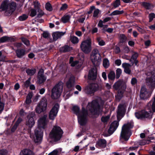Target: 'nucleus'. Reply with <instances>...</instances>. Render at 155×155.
<instances>
[{
	"instance_id": "obj_16",
	"label": "nucleus",
	"mask_w": 155,
	"mask_h": 155,
	"mask_svg": "<svg viewBox=\"0 0 155 155\" xmlns=\"http://www.w3.org/2000/svg\"><path fill=\"white\" fill-rule=\"evenodd\" d=\"M140 93V97L142 100H145L150 97L148 91L144 86L142 87Z\"/></svg>"
},
{
	"instance_id": "obj_32",
	"label": "nucleus",
	"mask_w": 155,
	"mask_h": 155,
	"mask_svg": "<svg viewBox=\"0 0 155 155\" xmlns=\"http://www.w3.org/2000/svg\"><path fill=\"white\" fill-rule=\"evenodd\" d=\"M71 48L68 45H65L60 48V51L63 52H65L70 51Z\"/></svg>"
},
{
	"instance_id": "obj_47",
	"label": "nucleus",
	"mask_w": 155,
	"mask_h": 155,
	"mask_svg": "<svg viewBox=\"0 0 155 155\" xmlns=\"http://www.w3.org/2000/svg\"><path fill=\"white\" fill-rule=\"evenodd\" d=\"M21 40L26 45H28L29 44V41L25 38H21Z\"/></svg>"
},
{
	"instance_id": "obj_64",
	"label": "nucleus",
	"mask_w": 155,
	"mask_h": 155,
	"mask_svg": "<svg viewBox=\"0 0 155 155\" xmlns=\"http://www.w3.org/2000/svg\"><path fill=\"white\" fill-rule=\"evenodd\" d=\"M149 28L152 30H155V22L153 25L149 26Z\"/></svg>"
},
{
	"instance_id": "obj_34",
	"label": "nucleus",
	"mask_w": 155,
	"mask_h": 155,
	"mask_svg": "<svg viewBox=\"0 0 155 155\" xmlns=\"http://www.w3.org/2000/svg\"><path fill=\"white\" fill-rule=\"evenodd\" d=\"M36 71L35 69L33 68L31 69H27L26 71V72L28 75H32L35 74Z\"/></svg>"
},
{
	"instance_id": "obj_30",
	"label": "nucleus",
	"mask_w": 155,
	"mask_h": 155,
	"mask_svg": "<svg viewBox=\"0 0 155 155\" xmlns=\"http://www.w3.org/2000/svg\"><path fill=\"white\" fill-rule=\"evenodd\" d=\"M32 97V94L31 93L28 94L26 97V100L25 104V106L26 107L28 106L31 102V99Z\"/></svg>"
},
{
	"instance_id": "obj_39",
	"label": "nucleus",
	"mask_w": 155,
	"mask_h": 155,
	"mask_svg": "<svg viewBox=\"0 0 155 155\" xmlns=\"http://www.w3.org/2000/svg\"><path fill=\"white\" fill-rule=\"evenodd\" d=\"M100 12V11L98 9H95L94 11L93 17L96 18L98 17V15Z\"/></svg>"
},
{
	"instance_id": "obj_53",
	"label": "nucleus",
	"mask_w": 155,
	"mask_h": 155,
	"mask_svg": "<svg viewBox=\"0 0 155 155\" xmlns=\"http://www.w3.org/2000/svg\"><path fill=\"white\" fill-rule=\"evenodd\" d=\"M28 16L27 15L23 14L20 16L19 17V19H26L28 18Z\"/></svg>"
},
{
	"instance_id": "obj_51",
	"label": "nucleus",
	"mask_w": 155,
	"mask_h": 155,
	"mask_svg": "<svg viewBox=\"0 0 155 155\" xmlns=\"http://www.w3.org/2000/svg\"><path fill=\"white\" fill-rule=\"evenodd\" d=\"M71 18V15H69L65 14L62 18L61 19H69Z\"/></svg>"
},
{
	"instance_id": "obj_12",
	"label": "nucleus",
	"mask_w": 155,
	"mask_h": 155,
	"mask_svg": "<svg viewBox=\"0 0 155 155\" xmlns=\"http://www.w3.org/2000/svg\"><path fill=\"white\" fill-rule=\"evenodd\" d=\"M59 105L56 104L51 109L49 114V118L50 119L54 120L56 117L59 109Z\"/></svg>"
},
{
	"instance_id": "obj_26",
	"label": "nucleus",
	"mask_w": 155,
	"mask_h": 155,
	"mask_svg": "<svg viewBox=\"0 0 155 155\" xmlns=\"http://www.w3.org/2000/svg\"><path fill=\"white\" fill-rule=\"evenodd\" d=\"M116 127V121H114L111 123L108 130V133L110 135L112 134L115 131Z\"/></svg>"
},
{
	"instance_id": "obj_7",
	"label": "nucleus",
	"mask_w": 155,
	"mask_h": 155,
	"mask_svg": "<svg viewBox=\"0 0 155 155\" xmlns=\"http://www.w3.org/2000/svg\"><path fill=\"white\" fill-rule=\"evenodd\" d=\"M63 133L60 127L54 126L50 134L49 137L54 141H57L61 139Z\"/></svg>"
},
{
	"instance_id": "obj_31",
	"label": "nucleus",
	"mask_w": 155,
	"mask_h": 155,
	"mask_svg": "<svg viewBox=\"0 0 155 155\" xmlns=\"http://www.w3.org/2000/svg\"><path fill=\"white\" fill-rule=\"evenodd\" d=\"M142 5L145 8L147 9H151L153 8V7L152 5L149 3L146 2H143L142 3Z\"/></svg>"
},
{
	"instance_id": "obj_59",
	"label": "nucleus",
	"mask_w": 155,
	"mask_h": 155,
	"mask_svg": "<svg viewBox=\"0 0 155 155\" xmlns=\"http://www.w3.org/2000/svg\"><path fill=\"white\" fill-rule=\"evenodd\" d=\"M95 9V7L94 6H91L90 7V10L89 11L87 12L88 13V14H91L92 12L93 11V10H94Z\"/></svg>"
},
{
	"instance_id": "obj_63",
	"label": "nucleus",
	"mask_w": 155,
	"mask_h": 155,
	"mask_svg": "<svg viewBox=\"0 0 155 155\" xmlns=\"http://www.w3.org/2000/svg\"><path fill=\"white\" fill-rule=\"evenodd\" d=\"M128 44L131 47H134V42L132 41H129L128 42Z\"/></svg>"
},
{
	"instance_id": "obj_27",
	"label": "nucleus",
	"mask_w": 155,
	"mask_h": 155,
	"mask_svg": "<svg viewBox=\"0 0 155 155\" xmlns=\"http://www.w3.org/2000/svg\"><path fill=\"white\" fill-rule=\"evenodd\" d=\"M17 56L18 58H21L26 54L25 50L22 49H19L16 51Z\"/></svg>"
},
{
	"instance_id": "obj_54",
	"label": "nucleus",
	"mask_w": 155,
	"mask_h": 155,
	"mask_svg": "<svg viewBox=\"0 0 155 155\" xmlns=\"http://www.w3.org/2000/svg\"><path fill=\"white\" fill-rule=\"evenodd\" d=\"M49 35V34L48 32L47 31H44L42 34L43 37L45 38H47Z\"/></svg>"
},
{
	"instance_id": "obj_52",
	"label": "nucleus",
	"mask_w": 155,
	"mask_h": 155,
	"mask_svg": "<svg viewBox=\"0 0 155 155\" xmlns=\"http://www.w3.org/2000/svg\"><path fill=\"white\" fill-rule=\"evenodd\" d=\"M68 8V5L66 4H64L62 5V6L60 8L61 11L64 10H66Z\"/></svg>"
},
{
	"instance_id": "obj_2",
	"label": "nucleus",
	"mask_w": 155,
	"mask_h": 155,
	"mask_svg": "<svg viewBox=\"0 0 155 155\" xmlns=\"http://www.w3.org/2000/svg\"><path fill=\"white\" fill-rule=\"evenodd\" d=\"M47 115H44L41 117L38 120V127L35 130V136L30 134V137L34 140L35 143H41L43 135L42 129L46 128L48 122Z\"/></svg>"
},
{
	"instance_id": "obj_23",
	"label": "nucleus",
	"mask_w": 155,
	"mask_h": 155,
	"mask_svg": "<svg viewBox=\"0 0 155 155\" xmlns=\"http://www.w3.org/2000/svg\"><path fill=\"white\" fill-rule=\"evenodd\" d=\"M107 142L104 139L99 140L96 143V146L98 148H104L106 146Z\"/></svg>"
},
{
	"instance_id": "obj_17",
	"label": "nucleus",
	"mask_w": 155,
	"mask_h": 155,
	"mask_svg": "<svg viewBox=\"0 0 155 155\" xmlns=\"http://www.w3.org/2000/svg\"><path fill=\"white\" fill-rule=\"evenodd\" d=\"M44 71L42 68L40 69L37 75V81L39 84H41L45 81L46 78L44 75Z\"/></svg>"
},
{
	"instance_id": "obj_38",
	"label": "nucleus",
	"mask_w": 155,
	"mask_h": 155,
	"mask_svg": "<svg viewBox=\"0 0 155 155\" xmlns=\"http://www.w3.org/2000/svg\"><path fill=\"white\" fill-rule=\"evenodd\" d=\"M45 8L47 10L50 12L52 11L53 10V8L51 5L48 2L46 4Z\"/></svg>"
},
{
	"instance_id": "obj_6",
	"label": "nucleus",
	"mask_w": 155,
	"mask_h": 155,
	"mask_svg": "<svg viewBox=\"0 0 155 155\" xmlns=\"http://www.w3.org/2000/svg\"><path fill=\"white\" fill-rule=\"evenodd\" d=\"M16 6L14 2L10 3L7 0L4 1L1 5V8L2 10L5 11V15L8 16L12 14L15 10Z\"/></svg>"
},
{
	"instance_id": "obj_13",
	"label": "nucleus",
	"mask_w": 155,
	"mask_h": 155,
	"mask_svg": "<svg viewBox=\"0 0 155 155\" xmlns=\"http://www.w3.org/2000/svg\"><path fill=\"white\" fill-rule=\"evenodd\" d=\"M35 115L34 112H31L27 116L26 125L29 128H32L35 124V121L33 118Z\"/></svg>"
},
{
	"instance_id": "obj_60",
	"label": "nucleus",
	"mask_w": 155,
	"mask_h": 155,
	"mask_svg": "<svg viewBox=\"0 0 155 155\" xmlns=\"http://www.w3.org/2000/svg\"><path fill=\"white\" fill-rule=\"evenodd\" d=\"M122 58L124 59H126L127 60H129L130 61H131V59H130L129 57L126 55H124L122 56Z\"/></svg>"
},
{
	"instance_id": "obj_9",
	"label": "nucleus",
	"mask_w": 155,
	"mask_h": 155,
	"mask_svg": "<svg viewBox=\"0 0 155 155\" xmlns=\"http://www.w3.org/2000/svg\"><path fill=\"white\" fill-rule=\"evenodd\" d=\"M63 87V83L61 82L57 84L52 90V98L54 99L58 98L62 92Z\"/></svg>"
},
{
	"instance_id": "obj_45",
	"label": "nucleus",
	"mask_w": 155,
	"mask_h": 155,
	"mask_svg": "<svg viewBox=\"0 0 155 155\" xmlns=\"http://www.w3.org/2000/svg\"><path fill=\"white\" fill-rule=\"evenodd\" d=\"M108 20H104L103 21H102L101 20H100L99 21V23L98 25V27H102L104 26V25L103 24L104 22H106Z\"/></svg>"
},
{
	"instance_id": "obj_21",
	"label": "nucleus",
	"mask_w": 155,
	"mask_h": 155,
	"mask_svg": "<svg viewBox=\"0 0 155 155\" xmlns=\"http://www.w3.org/2000/svg\"><path fill=\"white\" fill-rule=\"evenodd\" d=\"M97 76L96 68L95 67H94L90 70L88 74V78L91 80H94L96 79Z\"/></svg>"
},
{
	"instance_id": "obj_20",
	"label": "nucleus",
	"mask_w": 155,
	"mask_h": 155,
	"mask_svg": "<svg viewBox=\"0 0 155 155\" xmlns=\"http://www.w3.org/2000/svg\"><path fill=\"white\" fill-rule=\"evenodd\" d=\"M67 78H69V80L66 83V85L68 88L72 87L74 84L75 78L74 76L71 74L67 75Z\"/></svg>"
},
{
	"instance_id": "obj_56",
	"label": "nucleus",
	"mask_w": 155,
	"mask_h": 155,
	"mask_svg": "<svg viewBox=\"0 0 155 155\" xmlns=\"http://www.w3.org/2000/svg\"><path fill=\"white\" fill-rule=\"evenodd\" d=\"M98 31V29L96 27H94L92 28L91 33L92 34H94V33H96Z\"/></svg>"
},
{
	"instance_id": "obj_22",
	"label": "nucleus",
	"mask_w": 155,
	"mask_h": 155,
	"mask_svg": "<svg viewBox=\"0 0 155 155\" xmlns=\"http://www.w3.org/2000/svg\"><path fill=\"white\" fill-rule=\"evenodd\" d=\"M119 42L118 45L119 46L124 45L126 43L127 40V38L126 35L123 34L120 35L119 37Z\"/></svg>"
},
{
	"instance_id": "obj_33",
	"label": "nucleus",
	"mask_w": 155,
	"mask_h": 155,
	"mask_svg": "<svg viewBox=\"0 0 155 155\" xmlns=\"http://www.w3.org/2000/svg\"><path fill=\"white\" fill-rule=\"evenodd\" d=\"M61 151V148L56 149L49 153L48 155H58Z\"/></svg>"
},
{
	"instance_id": "obj_10",
	"label": "nucleus",
	"mask_w": 155,
	"mask_h": 155,
	"mask_svg": "<svg viewBox=\"0 0 155 155\" xmlns=\"http://www.w3.org/2000/svg\"><path fill=\"white\" fill-rule=\"evenodd\" d=\"M81 50L84 53L89 54L92 50L91 41L90 38H87L82 41L80 45Z\"/></svg>"
},
{
	"instance_id": "obj_42",
	"label": "nucleus",
	"mask_w": 155,
	"mask_h": 155,
	"mask_svg": "<svg viewBox=\"0 0 155 155\" xmlns=\"http://www.w3.org/2000/svg\"><path fill=\"white\" fill-rule=\"evenodd\" d=\"M97 40L98 43V45L101 46H104L105 45V42L103 40L98 38L97 39Z\"/></svg>"
},
{
	"instance_id": "obj_8",
	"label": "nucleus",
	"mask_w": 155,
	"mask_h": 155,
	"mask_svg": "<svg viewBox=\"0 0 155 155\" xmlns=\"http://www.w3.org/2000/svg\"><path fill=\"white\" fill-rule=\"evenodd\" d=\"M90 59L94 66L98 65L101 61V57L98 50L94 48L90 54Z\"/></svg>"
},
{
	"instance_id": "obj_58",
	"label": "nucleus",
	"mask_w": 155,
	"mask_h": 155,
	"mask_svg": "<svg viewBox=\"0 0 155 155\" xmlns=\"http://www.w3.org/2000/svg\"><path fill=\"white\" fill-rule=\"evenodd\" d=\"M30 79H28L24 83L25 86L26 87H28L30 84Z\"/></svg>"
},
{
	"instance_id": "obj_35",
	"label": "nucleus",
	"mask_w": 155,
	"mask_h": 155,
	"mask_svg": "<svg viewBox=\"0 0 155 155\" xmlns=\"http://www.w3.org/2000/svg\"><path fill=\"white\" fill-rule=\"evenodd\" d=\"M108 77L109 80H114L115 78V73L113 71H110L108 75Z\"/></svg>"
},
{
	"instance_id": "obj_5",
	"label": "nucleus",
	"mask_w": 155,
	"mask_h": 155,
	"mask_svg": "<svg viewBox=\"0 0 155 155\" xmlns=\"http://www.w3.org/2000/svg\"><path fill=\"white\" fill-rule=\"evenodd\" d=\"M126 84L122 80L117 81V101H120L124 97L125 92L126 97L128 96V94H130V91H126Z\"/></svg>"
},
{
	"instance_id": "obj_15",
	"label": "nucleus",
	"mask_w": 155,
	"mask_h": 155,
	"mask_svg": "<svg viewBox=\"0 0 155 155\" xmlns=\"http://www.w3.org/2000/svg\"><path fill=\"white\" fill-rule=\"evenodd\" d=\"M96 90V87L94 84L92 83L86 86L84 89V92L88 94H93Z\"/></svg>"
},
{
	"instance_id": "obj_25",
	"label": "nucleus",
	"mask_w": 155,
	"mask_h": 155,
	"mask_svg": "<svg viewBox=\"0 0 155 155\" xmlns=\"http://www.w3.org/2000/svg\"><path fill=\"white\" fill-rule=\"evenodd\" d=\"M131 66L130 64L124 63L122 64V67L124 69V72L126 74H130L131 73V70L130 67Z\"/></svg>"
},
{
	"instance_id": "obj_62",
	"label": "nucleus",
	"mask_w": 155,
	"mask_h": 155,
	"mask_svg": "<svg viewBox=\"0 0 155 155\" xmlns=\"http://www.w3.org/2000/svg\"><path fill=\"white\" fill-rule=\"evenodd\" d=\"M6 150H0V155H6Z\"/></svg>"
},
{
	"instance_id": "obj_48",
	"label": "nucleus",
	"mask_w": 155,
	"mask_h": 155,
	"mask_svg": "<svg viewBox=\"0 0 155 155\" xmlns=\"http://www.w3.org/2000/svg\"><path fill=\"white\" fill-rule=\"evenodd\" d=\"M36 11L35 9H31L30 15L31 17H34L36 15Z\"/></svg>"
},
{
	"instance_id": "obj_61",
	"label": "nucleus",
	"mask_w": 155,
	"mask_h": 155,
	"mask_svg": "<svg viewBox=\"0 0 155 155\" xmlns=\"http://www.w3.org/2000/svg\"><path fill=\"white\" fill-rule=\"evenodd\" d=\"M150 40H148L145 42L144 44L146 46L148 47L150 45Z\"/></svg>"
},
{
	"instance_id": "obj_3",
	"label": "nucleus",
	"mask_w": 155,
	"mask_h": 155,
	"mask_svg": "<svg viewBox=\"0 0 155 155\" xmlns=\"http://www.w3.org/2000/svg\"><path fill=\"white\" fill-rule=\"evenodd\" d=\"M145 110H143L135 113V117L138 119L143 120L151 117V114L155 112V96L147 104Z\"/></svg>"
},
{
	"instance_id": "obj_50",
	"label": "nucleus",
	"mask_w": 155,
	"mask_h": 155,
	"mask_svg": "<svg viewBox=\"0 0 155 155\" xmlns=\"http://www.w3.org/2000/svg\"><path fill=\"white\" fill-rule=\"evenodd\" d=\"M122 73V70L120 68H117V79H118L120 77Z\"/></svg>"
},
{
	"instance_id": "obj_4",
	"label": "nucleus",
	"mask_w": 155,
	"mask_h": 155,
	"mask_svg": "<svg viewBox=\"0 0 155 155\" xmlns=\"http://www.w3.org/2000/svg\"><path fill=\"white\" fill-rule=\"evenodd\" d=\"M134 122L130 121L127 124H124L122 127V130L120 134V141L124 143L127 141L131 135L130 129L133 127Z\"/></svg>"
},
{
	"instance_id": "obj_36",
	"label": "nucleus",
	"mask_w": 155,
	"mask_h": 155,
	"mask_svg": "<svg viewBox=\"0 0 155 155\" xmlns=\"http://www.w3.org/2000/svg\"><path fill=\"white\" fill-rule=\"evenodd\" d=\"M103 65L105 68H107L109 66V62L107 59L105 58L103 60Z\"/></svg>"
},
{
	"instance_id": "obj_43",
	"label": "nucleus",
	"mask_w": 155,
	"mask_h": 155,
	"mask_svg": "<svg viewBox=\"0 0 155 155\" xmlns=\"http://www.w3.org/2000/svg\"><path fill=\"white\" fill-rule=\"evenodd\" d=\"M138 56V53L136 52H134V53L132 55L130 59L131 60L132 59L133 60H137Z\"/></svg>"
},
{
	"instance_id": "obj_14",
	"label": "nucleus",
	"mask_w": 155,
	"mask_h": 155,
	"mask_svg": "<svg viewBox=\"0 0 155 155\" xmlns=\"http://www.w3.org/2000/svg\"><path fill=\"white\" fill-rule=\"evenodd\" d=\"M117 114L122 117L125 115L126 110L125 103H120L118 106Z\"/></svg>"
},
{
	"instance_id": "obj_28",
	"label": "nucleus",
	"mask_w": 155,
	"mask_h": 155,
	"mask_svg": "<svg viewBox=\"0 0 155 155\" xmlns=\"http://www.w3.org/2000/svg\"><path fill=\"white\" fill-rule=\"evenodd\" d=\"M19 155H34V153L30 150L25 149L21 151Z\"/></svg>"
},
{
	"instance_id": "obj_24",
	"label": "nucleus",
	"mask_w": 155,
	"mask_h": 155,
	"mask_svg": "<svg viewBox=\"0 0 155 155\" xmlns=\"http://www.w3.org/2000/svg\"><path fill=\"white\" fill-rule=\"evenodd\" d=\"M65 33V32H55L53 33L52 36L54 40H57L59 38H61L64 35Z\"/></svg>"
},
{
	"instance_id": "obj_55",
	"label": "nucleus",
	"mask_w": 155,
	"mask_h": 155,
	"mask_svg": "<svg viewBox=\"0 0 155 155\" xmlns=\"http://www.w3.org/2000/svg\"><path fill=\"white\" fill-rule=\"evenodd\" d=\"M124 52L126 53H128L130 51V49L128 46H126L124 48Z\"/></svg>"
},
{
	"instance_id": "obj_1",
	"label": "nucleus",
	"mask_w": 155,
	"mask_h": 155,
	"mask_svg": "<svg viewBox=\"0 0 155 155\" xmlns=\"http://www.w3.org/2000/svg\"><path fill=\"white\" fill-rule=\"evenodd\" d=\"M86 110L84 108H82L81 111H79V108L77 106H74L72 108V110L78 116V122L81 125H85L87 122V116L88 112L91 114L96 115L99 114L102 109L97 101H92L91 102L89 103L87 107Z\"/></svg>"
},
{
	"instance_id": "obj_37",
	"label": "nucleus",
	"mask_w": 155,
	"mask_h": 155,
	"mask_svg": "<svg viewBox=\"0 0 155 155\" xmlns=\"http://www.w3.org/2000/svg\"><path fill=\"white\" fill-rule=\"evenodd\" d=\"M71 41L73 44H77L79 42L78 38L75 36H72L71 37Z\"/></svg>"
},
{
	"instance_id": "obj_18",
	"label": "nucleus",
	"mask_w": 155,
	"mask_h": 155,
	"mask_svg": "<svg viewBox=\"0 0 155 155\" xmlns=\"http://www.w3.org/2000/svg\"><path fill=\"white\" fill-rule=\"evenodd\" d=\"M69 64L72 67H74L76 69H79L82 65V63L78 61H74V58L71 57L69 59Z\"/></svg>"
},
{
	"instance_id": "obj_57",
	"label": "nucleus",
	"mask_w": 155,
	"mask_h": 155,
	"mask_svg": "<svg viewBox=\"0 0 155 155\" xmlns=\"http://www.w3.org/2000/svg\"><path fill=\"white\" fill-rule=\"evenodd\" d=\"M149 19H153L154 18H155V14L154 13H151L149 14Z\"/></svg>"
},
{
	"instance_id": "obj_11",
	"label": "nucleus",
	"mask_w": 155,
	"mask_h": 155,
	"mask_svg": "<svg viewBox=\"0 0 155 155\" xmlns=\"http://www.w3.org/2000/svg\"><path fill=\"white\" fill-rule=\"evenodd\" d=\"M47 101L45 98L42 99L41 101L38 104L35 108L37 113L40 114L45 111L47 109Z\"/></svg>"
},
{
	"instance_id": "obj_44",
	"label": "nucleus",
	"mask_w": 155,
	"mask_h": 155,
	"mask_svg": "<svg viewBox=\"0 0 155 155\" xmlns=\"http://www.w3.org/2000/svg\"><path fill=\"white\" fill-rule=\"evenodd\" d=\"M44 12L41 9H39L38 10V13L37 14V17L40 18L44 15Z\"/></svg>"
},
{
	"instance_id": "obj_19",
	"label": "nucleus",
	"mask_w": 155,
	"mask_h": 155,
	"mask_svg": "<svg viewBox=\"0 0 155 155\" xmlns=\"http://www.w3.org/2000/svg\"><path fill=\"white\" fill-rule=\"evenodd\" d=\"M147 85L151 90H153L155 88V74L147 79Z\"/></svg>"
},
{
	"instance_id": "obj_49",
	"label": "nucleus",
	"mask_w": 155,
	"mask_h": 155,
	"mask_svg": "<svg viewBox=\"0 0 155 155\" xmlns=\"http://www.w3.org/2000/svg\"><path fill=\"white\" fill-rule=\"evenodd\" d=\"M5 57L2 55V52L0 51V61L4 62L5 61Z\"/></svg>"
},
{
	"instance_id": "obj_40",
	"label": "nucleus",
	"mask_w": 155,
	"mask_h": 155,
	"mask_svg": "<svg viewBox=\"0 0 155 155\" xmlns=\"http://www.w3.org/2000/svg\"><path fill=\"white\" fill-rule=\"evenodd\" d=\"M33 5L34 6V8L35 9H40V5L38 1H35L33 2Z\"/></svg>"
},
{
	"instance_id": "obj_41",
	"label": "nucleus",
	"mask_w": 155,
	"mask_h": 155,
	"mask_svg": "<svg viewBox=\"0 0 155 155\" xmlns=\"http://www.w3.org/2000/svg\"><path fill=\"white\" fill-rule=\"evenodd\" d=\"M109 118L110 117L109 116L105 117H102L101 118V120L102 122L104 123L105 124L108 121Z\"/></svg>"
},
{
	"instance_id": "obj_46",
	"label": "nucleus",
	"mask_w": 155,
	"mask_h": 155,
	"mask_svg": "<svg viewBox=\"0 0 155 155\" xmlns=\"http://www.w3.org/2000/svg\"><path fill=\"white\" fill-rule=\"evenodd\" d=\"M137 80L135 78H133L131 80V83L132 86L135 85L137 84Z\"/></svg>"
},
{
	"instance_id": "obj_29",
	"label": "nucleus",
	"mask_w": 155,
	"mask_h": 155,
	"mask_svg": "<svg viewBox=\"0 0 155 155\" xmlns=\"http://www.w3.org/2000/svg\"><path fill=\"white\" fill-rule=\"evenodd\" d=\"M15 39L11 37L5 36L2 37L0 39L1 42L3 43L5 42L14 41Z\"/></svg>"
}]
</instances>
